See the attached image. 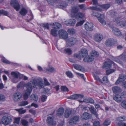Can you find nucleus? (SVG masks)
Wrapping results in <instances>:
<instances>
[{
    "label": "nucleus",
    "instance_id": "nucleus-26",
    "mask_svg": "<svg viewBox=\"0 0 126 126\" xmlns=\"http://www.w3.org/2000/svg\"><path fill=\"white\" fill-rule=\"evenodd\" d=\"M89 110L93 114L95 115L97 117L98 115L97 113L96 110L94 108L93 106H91L89 107Z\"/></svg>",
    "mask_w": 126,
    "mask_h": 126
},
{
    "label": "nucleus",
    "instance_id": "nucleus-33",
    "mask_svg": "<svg viewBox=\"0 0 126 126\" xmlns=\"http://www.w3.org/2000/svg\"><path fill=\"white\" fill-rule=\"evenodd\" d=\"M64 111V109L62 108H59L58 111L57 115L59 116H61L63 114Z\"/></svg>",
    "mask_w": 126,
    "mask_h": 126
},
{
    "label": "nucleus",
    "instance_id": "nucleus-29",
    "mask_svg": "<svg viewBox=\"0 0 126 126\" xmlns=\"http://www.w3.org/2000/svg\"><path fill=\"white\" fill-rule=\"evenodd\" d=\"M72 112V111L70 109H66L64 113V116L66 118H68Z\"/></svg>",
    "mask_w": 126,
    "mask_h": 126
},
{
    "label": "nucleus",
    "instance_id": "nucleus-11",
    "mask_svg": "<svg viewBox=\"0 0 126 126\" xmlns=\"http://www.w3.org/2000/svg\"><path fill=\"white\" fill-rule=\"evenodd\" d=\"M84 96L82 94H75L70 97L67 98L68 99L74 100L79 98H83Z\"/></svg>",
    "mask_w": 126,
    "mask_h": 126
},
{
    "label": "nucleus",
    "instance_id": "nucleus-55",
    "mask_svg": "<svg viewBox=\"0 0 126 126\" xmlns=\"http://www.w3.org/2000/svg\"><path fill=\"white\" fill-rule=\"evenodd\" d=\"M47 98V96L44 95H42L41 97V101L42 102L45 101Z\"/></svg>",
    "mask_w": 126,
    "mask_h": 126
},
{
    "label": "nucleus",
    "instance_id": "nucleus-56",
    "mask_svg": "<svg viewBox=\"0 0 126 126\" xmlns=\"http://www.w3.org/2000/svg\"><path fill=\"white\" fill-rule=\"evenodd\" d=\"M121 106L124 109H126V101H123L121 104Z\"/></svg>",
    "mask_w": 126,
    "mask_h": 126
},
{
    "label": "nucleus",
    "instance_id": "nucleus-41",
    "mask_svg": "<svg viewBox=\"0 0 126 126\" xmlns=\"http://www.w3.org/2000/svg\"><path fill=\"white\" fill-rule=\"evenodd\" d=\"M31 98L35 101H37L38 99L37 96L36 94H33L31 95Z\"/></svg>",
    "mask_w": 126,
    "mask_h": 126
},
{
    "label": "nucleus",
    "instance_id": "nucleus-12",
    "mask_svg": "<svg viewBox=\"0 0 126 126\" xmlns=\"http://www.w3.org/2000/svg\"><path fill=\"white\" fill-rule=\"evenodd\" d=\"M79 117L78 116H74L71 118L69 121V124L72 125L76 123V122L79 121Z\"/></svg>",
    "mask_w": 126,
    "mask_h": 126
},
{
    "label": "nucleus",
    "instance_id": "nucleus-22",
    "mask_svg": "<svg viewBox=\"0 0 126 126\" xmlns=\"http://www.w3.org/2000/svg\"><path fill=\"white\" fill-rule=\"evenodd\" d=\"M103 36L100 34H96L94 35V40L97 42H100L103 39Z\"/></svg>",
    "mask_w": 126,
    "mask_h": 126
},
{
    "label": "nucleus",
    "instance_id": "nucleus-48",
    "mask_svg": "<svg viewBox=\"0 0 126 126\" xmlns=\"http://www.w3.org/2000/svg\"><path fill=\"white\" fill-rule=\"evenodd\" d=\"M119 24V25H118V26H120L121 27H123L126 26V22L125 21H121Z\"/></svg>",
    "mask_w": 126,
    "mask_h": 126
},
{
    "label": "nucleus",
    "instance_id": "nucleus-21",
    "mask_svg": "<svg viewBox=\"0 0 126 126\" xmlns=\"http://www.w3.org/2000/svg\"><path fill=\"white\" fill-rule=\"evenodd\" d=\"M121 18L122 17L121 16H118L114 18L113 21L116 25L118 26V25H119V23L122 19Z\"/></svg>",
    "mask_w": 126,
    "mask_h": 126
},
{
    "label": "nucleus",
    "instance_id": "nucleus-8",
    "mask_svg": "<svg viewBox=\"0 0 126 126\" xmlns=\"http://www.w3.org/2000/svg\"><path fill=\"white\" fill-rule=\"evenodd\" d=\"M54 117L52 116H48L47 118V123L49 125L48 126H55L56 124V122L54 120Z\"/></svg>",
    "mask_w": 126,
    "mask_h": 126
},
{
    "label": "nucleus",
    "instance_id": "nucleus-9",
    "mask_svg": "<svg viewBox=\"0 0 126 126\" xmlns=\"http://www.w3.org/2000/svg\"><path fill=\"white\" fill-rule=\"evenodd\" d=\"M27 90L23 95V97L24 100H26L28 98V96L29 95L30 93L32 91V89L27 84Z\"/></svg>",
    "mask_w": 126,
    "mask_h": 126
},
{
    "label": "nucleus",
    "instance_id": "nucleus-19",
    "mask_svg": "<svg viewBox=\"0 0 126 126\" xmlns=\"http://www.w3.org/2000/svg\"><path fill=\"white\" fill-rule=\"evenodd\" d=\"M79 54L80 57L85 58L88 56V51L85 49H82Z\"/></svg>",
    "mask_w": 126,
    "mask_h": 126
},
{
    "label": "nucleus",
    "instance_id": "nucleus-49",
    "mask_svg": "<svg viewBox=\"0 0 126 126\" xmlns=\"http://www.w3.org/2000/svg\"><path fill=\"white\" fill-rule=\"evenodd\" d=\"M20 119V117H18L15 118L14 121V123L19 124Z\"/></svg>",
    "mask_w": 126,
    "mask_h": 126
},
{
    "label": "nucleus",
    "instance_id": "nucleus-18",
    "mask_svg": "<svg viewBox=\"0 0 126 126\" xmlns=\"http://www.w3.org/2000/svg\"><path fill=\"white\" fill-rule=\"evenodd\" d=\"M98 17V19L99 22L103 25H105L106 24V22L104 20L105 18L104 14H100V15Z\"/></svg>",
    "mask_w": 126,
    "mask_h": 126
},
{
    "label": "nucleus",
    "instance_id": "nucleus-5",
    "mask_svg": "<svg viewBox=\"0 0 126 126\" xmlns=\"http://www.w3.org/2000/svg\"><path fill=\"white\" fill-rule=\"evenodd\" d=\"M58 34L59 37L60 38L65 39L68 38V33L64 30H60L58 32Z\"/></svg>",
    "mask_w": 126,
    "mask_h": 126
},
{
    "label": "nucleus",
    "instance_id": "nucleus-15",
    "mask_svg": "<svg viewBox=\"0 0 126 126\" xmlns=\"http://www.w3.org/2000/svg\"><path fill=\"white\" fill-rule=\"evenodd\" d=\"M84 26L85 29L87 31H91L93 28V24L91 23L87 22L85 24Z\"/></svg>",
    "mask_w": 126,
    "mask_h": 126
},
{
    "label": "nucleus",
    "instance_id": "nucleus-1",
    "mask_svg": "<svg viewBox=\"0 0 126 126\" xmlns=\"http://www.w3.org/2000/svg\"><path fill=\"white\" fill-rule=\"evenodd\" d=\"M32 89L35 87H37L39 89L44 87V83L41 78H37L33 79L30 83L27 84Z\"/></svg>",
    "mask_w": 126,
    "mask_h": 126
},
{
    "label": "nucleus",
    "instance_id": "nucleus-34",
    "mask_svg": "<svg viewBox=\"0 0 126 126\" xmlns=\"http://www.w3.org/2000/svg\"><path fill=\"white\" fill-rule=\"evenodd\" d=\"M57 30L55 28L51 30V34L54 36H56L57 35Z\"/></svg>",
    "mask_w": 126,
    "mask_h": 126
},
{
    "label": "nucleus",
    "instance_id": "nucleus-35",
    "mask_svg": "<svg viewBox=\"0 0 126 126\" xmlns=\"http://www.w3.org/2000/svg\"><path fill=\"white\" fill-rule=\"evenodd\" d=\"M110 15L111 16L114 17L118 16L117 13L114 11H110Z\"/></svg>",
    "mask_w": 126,
    "mask_h": 126
},
{
    "label": "nucleus",
    "instance_id": "nucleus-28",
    "mask_svg": "<svg viewBox=\"0 0 126 126\" xmlns=\"http://www.w3.org/2000/svg\"><path fill=\"white\" fill-rule=\"evenodd\" d=\"M114 40L113 39H110L107 40L105 42V44L107 46H111L113 44Z\"/></svg>",
    "mask_w": 126,
    "mask_h": 126
},
{
    "label": "nucleus",
    "instance_id": "nucleus-46",
    "mask_svg": "<svg viewBox=\"0 0 126 126\" xmlns=\"http://www.w3.org/2000/svg\"><path fill=\"white\" fill-rule=\"evenodd\" d=\"M1 14H3L4 15L8 16V12L3 10H0V16H1Z\"/></svg>",
    "mask_w": 126,
    "mask_h": 126
},
{
    "label": "nucleus",
    "instance_id": "nucleus-47",
    "mask_svg": "<svg viewBox=\"0 0 126 126\" xmlns=\"http://www.w3.org/2000/svg\"><path fill=\"white\" fill-rule=\"evenodd\" d=\"M61 89L63 92H68L69 91V90L66 86H62L61 88Z\"/></svg>",
    "mask_w": 126,
    "mask_h": 126
},
{
    "label": "nucleus",
    "instance_id": "nucleus-63",
    "mask_svg": "<svg viewBox=\"0 0 126 126\" xmlns=\"http://www.w3.org/2000/svg\"><path fill=\"white\" fill-rule=\"evenodd\" d=\"M116 126H126V124L123 122L118 123Z\"/></svg>",
    "mask_w": 126,
    "mask_h": 126
},
{
    "label": "nucleus",
    "instance_id": "nucleus-31",
    "mask_svg": "<svg viewBox=\"0 0 126 126\" xmlns=\"http://www.w3.org/2000/svg\"><path fill=\"white\" fill-rule=\"evenodd\" d=\"M27 10L25 8H23L21 9L19 13L21 15L25 16L27 14Z\"/></svg>",
    "mask_w": 126,
    "mask_h": 126
},
{
    "label": "nucleus",
    "instance_id": "nucleus-39",
    "mask_svg": "<svg viewBox=\"0 0 126 126\" xmlns=\"http://www.w3.org/2000/svg\"><path fill=\"white\" fill-rule=\"evenodd\" d=\"M117 120L118 121L126 120V117L124 116L118 117L117 118Z\"/></svg>",
    "mask_w": 126,
    "mask_h": 126
},
{
    "label": "nucleus",
    "instance_id": "nucleus-53",
    "mask_svg": "<svg viewBox=\"0 0 126 126\" xmlns=\"http://www.w3.org/2000/svg\"><path fill=\"white\" fill-rule=\"evenodd\" d=\"M24 84L23 82H20L17 85V87L18 88H21L24 87Z\"/></svg>",
    "mask_w": 126,
    "mask_h": 126
},
{
    "label": "nucleus",
    "instance_id": "nucleus-59",
    "mask_svg": "<svg viewBox=\"0 0 126 126\" xmlns=\"http://www.w3.org/2000/svg\"><path fill=\"white\" fill-rule=\"evenodd\" d=\"M84 22V21L83 20L80 21L79 22L77 23L76 24V26L77 27H78L81 26L83 24Z\"/></svg>",
    "mask_w": 126,
    "mask_h": 126
},
{
    "label": "nucleus",
    "instance_id": "nucleus-17",
    "mask_svg": "<svg viewBox=\"0 0 126 126\" xmlns=\"http://www.w3.org/2000/svg\"><path fill=\"white\" fill-rule=\"evenodd\" d=\"M112 90L114 94L120 93L122 91L121 88L117 86H116L112 87Z\"/></svg>",
    "mask_w": 126,
    "mask_h": 126
},
{
    "label": "nucleus",
    "instance_id": "nucleus-45",
    "mask_svg": "<svg viewBox=\"0 0 126 126\" xmlns=\"http://www.w3.org/2000/svg\"><path fill=\"white\" fill-rule=\"evenodd\" d=\"M91 56L94 58V56H97L98 55V52L95 51H93L91 53Z\"/></svg>",
    "mask_w": 126,
    "mask_h": 126
},
{
    "label": "nucleus",
    "instance_id": "nucleus-64",
    "mask_svg": "<svg viewBox=\"0 0 126 126\" xmlns=\"http://www.w3.org/2000/svg\"><path fill=\"white\" fill-rule=\"evenodd\" d=\"M121 95L123 98H126V92H122L121 93Z\"/></svg>",
    "mask_w": 126,
    "mask_h": 126
},
{
    "label": "nucleus",
    "instance_id": "nucleus-51",
    "mask_svg": "<svg viewBox=\"0 0 126 126\" xmlns=\"http://www.w3.org/2000/svg\"><path fill=\"white\" fill-rule=\"evenodd\" d=\"M21 122L22 124L24 126H27L28 125V122L25 120H22L21 121Z\"/></svg>",
    "mask_w": 126,
    "mask_h": 126
},
{
    "label": "nucleus",
    "instance_id": "nucleus-10",
    "mask_svg": "<svg viewBox=\"0 0 126 126\" xmlns=\"http://www.w3.org/2000/svg\"><path fill=\"white\" fill-rule=\"evenodd\" d=\"M73 15L74 16H73L72 17L74 18L75 17L77 19H83L85 17L84 14L81 12H79L76 14H74Z\"/></svg>",
    "mask_w": 126,
    "mask_h": 126
},
{
    "label": "nucleus",
    "instance_id": "nucleus-61",
    "mask_svg": "<svg viewBox=\"0 0 126 126\" xmlns=\"http://www.w3.org/2000/svg\"><path fill=\"white\" fill-rule=\"evenodd\" d=\"M110 6V5L109 4H106L103 5L102 6V7L103 8L105 9H107Z\"/></svg>",
    "mask_w": 126,
    "mask_h": 126
},
{
    "label": "nucleus",
    "instance_id": "nucleus-32",
    "mask_svg": "<svg viewBox=\"0 0 126 126\" xmlns=\"http://www.w3.org/2000/svg\"><path fill=\"white\" fill-rule=\"evenodd\" d=\"M46 70L52 73H55L56 71L55 68L52 66H49L48 68L46 69Z\"/></svg>",
    "mask_w": 126,
    "mask_h": 126
},
{
    "label": "nucleus",
    "instance_id": "nucleus-58",
    "mask_svg": "<svg viewBox=\"0 0 126 126\" xmlns=\"http://www.w3.org/2000/svg\"><path fill=\"white\" fill-rule=\"evenodd\" d=\"M102 80L103 82L107 83L109 82L107 77L106 76L103 77L102 78Z\"/></svg>",
    "mask_w": 126,
    "mask_h": 126
},
{
    "label": "nucleus",
    "instance_id": "nucleus-14",
    "mask_svg": "<svg viewBox=\"0 0 126 126\" xmlns=\"http://www.w3.org/2000/svg\"><path fill=\"white\" fill-rule=\"evenodd\" d=\"M113 63V62L112 61L105 62L104 63V65L103 66V67L105 69L110 68L111 67V64Z\"/></svg>",
    "mask_w": 126,
    "mask_h": 126
},
{
    "label": "nucleus",
    "instance_id": "nucleus-36",
    "mask_svg": "<svg viewBox=\"0 0 126 126\" xmlns=\"http://www.w3.org/2000/svg\"><path fill=\"white\" fill-rule=\"evenodd\" d=\"M51 25L55 26L54 27V28L57 29H59L61 27V25L58 23L55 22L51 24Z\"/></svg>",
    "mask_w": 126,
    "mask_h": 126
},
{
    "label": "nucleus",
    "instance_id": "nucleus-62",
    "mask_svg": "<svg viewBox=\"0 0 126 126\" xmlns=\"http://www.w3.org/2000/svg\"><path fill=\"white\" fill-rule=\"evenodd\" d=\"M101 14L98 13H96L94 12V11L93 12V13L92 14V15L94 16L97 17L98 18V16H99L100 15V14Z\"/></svg>",
    "mask_w": 126,
    "mask_h": 126
},
{
    "label": "nucleus",
    "instance_id": "nucleus-60",
    "mask_svg": "<svg viewBox=\"0 0 126 126\" xmlns=\"http://www.w3.org/2000/svg\"><path fill=\"white\" fill-rule=\"evenodd\" d=\"M94 126H100V124L99 121H95L93 123Z\"/></svg>",
    "mask_w": 126,
    "mask_h": 126
},
{
    "label": "nucleus",
    "instance_id": "nucleus-7",
    "mask_svg": "<svg viewBox=\"0 0 126 126\" xmlns=\"http://www.w3.org/2000/svg\"><path fill=\"white\" fill-rule=\"evenodd\" d=\"M11 75L13 77L14 79L12 80V81L14 83H16L17 81H15V80L18 78H21L23 76L22 75L20 74L18 72H12L11 73Z\"/></svg>",
    "mask_w": 126,
    "mask_h": 126
},
{
    "label": "nucleus",
    "instance_id": "nucleus-24",
    "mask_svg": "<svg viewBox=\"0 0 126 126\" xmlns=\"http://www.w3.org/2000/svg\"><path fill=\"white\" fill-rule=\"evenodd\" d=\"M75 23V20L74 19H70L65 22V24L67 25L73 26L74 25Z\"/></svg>",
    "mask_w": 126,
    "mask_h": 126
},
{
    "label": "nucleus",
    "instance_id": "nucleus-13",
    "mask_svg": "<svg viewBox=\"0 0 126 126\" xmlns=\"http://www.w3.org/2000/svg\"><path fill=\"white\" fill-rule=\"evenodd\" d=\"M126 79V75L124 74H121L115 83V84L117 85L119 84L120 82L124 81Z\"/></svg>",
    "mask_w": 126,
    "mask_h": 126
},
{
    "label": "nucleus",
    "instance_id": "nucleus-16",
    "mask_svg": "<svg viewBox=\"0 0 126 126\" xmlns=\"http://www.w3.org/2000/svg\"><path fill=\"white\" fill-rule=\"evenodd\" d=\"M112 31L114 34L118 36H120L122 35V33L120 30L118 28L113 27L112 28Z\"/></svg>",
    "mask_w": 126,
    "mask_h": 126
},
{
    "label": "nucleus",
    "instance_id": "nucleus-57",
    "mask_svg": "<svg viewBox=\"0 0 126 126\" xmlns=\"http://www.w3.org/2000/svg\"><path fill=\"white\" fill-rule=\"evenodd\" d=\"M114 69H111L109 70H107L106 71V73L107 75H108L110 74H111L113 72L115 71Z\"/></svg>",
    "mask_w": 126,
    "mask_h": 126
},
{
    "label": "nucleus",
    "instance_id": "nucleus-23",
    "mask_svg": "<svg viewBox=\"0 0 126 126\" xmlns=\"http://www.w3.org/2000/svg\"><path fill=\"white\" fill-rule=\"evenodd\" d=\"M80 102H85L93 104L94 103V101L91 98H86L83 99V101L79 100Z\"/></svg>",
    "mask_w": 126,
    "mask_h": 126
},
{
    "label": "nucleus",
    "instance_id": "nucleus-27",
    "mask_svg": "<svg viewBox=\"0 0 126 126\" xmlns=\"http://www.w3.org/2000/svg\"><path fill=\"white\" fill-rule=\"evenodd\" d=\"M94 58L91 56H88L85 57L83 59V61L86 62H90L93 61Z\"/></svg>",
    "mask_w": 126,
    "mask_h": 126
},
{
    "label": "nucleus",
    "instance_id": "nucleus-25",
    "mask_svg": "<svg viewBox=\"0 0 126 126\" xmlns=\"http://www.w3.org/2000/svg\"><path fill=\"white\" fill-rule=\"evenodd\" d=\"M73 66L76 69L83 72L85 71L84 68L80 65L76 64H73Z\"/></svg>",
    "mask_w": 126,
    "mask_h": 126
},
{
    "label": "nucleus",
    "instance_id": "nucleus-42",
    "mask_svg": "<svg viewBox=\"0 0 126 126\" xmlns=\"http://www.w3.org/2000/svg\"><path fill=\"white\" fill-rule=\"evenodd\" d=\"M67 32L69 34H75V30L73 28L69 29L67 31Z\"/></svg>",
    "mask_w": 126,
    "mask_h": 126
},
{
    "label": "nucleus",
    "instance_id": "nucleus-20",
    "mask_svg": "<svg viewBox=\"0 0 126 126\" xmlns=\"http://www.w3.org/2000/svg\"><path fill=\"white\" fill-rule=\"evenodd\" d=\"M113 99L118 103L120 102L122 100V98L121 95L118 94H116L113 96Z\"/></svg>",
    "mask_w": 126,
    "mask_h": 126
},
{
    "label": "nucleus",
    "instance_id": "nucleus-40",
    "mask_svg": "<svg viewBox=\"0 0 126 126\" xmlns=\"http://www.w3.org/2000/svg\"><path fill=\"white\" fill-rule=\"evenodd\" d=\"M110 120L108 119H107L105 120L103 123V125L106 126L109 125L110 123Z\"/></svg>",
    "mask_w": 126,
    "mask_h": 126
},
{
    "label": "nucleus",
    "instance_id": "nucleus-43",
    "mask_svg": "<svg viewBox=\"0 0 126 126\" xmlns=\"http://www.w3.org/2000/svg\"><path fill=\"white\" fill-rule=\"evenodd\" d=\"M28 103L27 101H22L18 104L19 106H23L28 104Z\"/></svg>",
    "mask_w": 126,
    "mask_h": 126
},
{
    "label": "nucleus",
    "instance_id": "nucleus-30",
    "mask_svg": "<svg viewBox=\"0 0 126 126\" xmlns=\"http://www.w3.org/2000/svg\"><path fill=\"white\" fill-rule=\"evenodd\" d=\"M90 114L87 112H84L82 115L81 117L83 119L87 120L90 117Z\"/></svg>",
    "mask_w": 126,
    "mask_h": 126
},
{
    "label": "nucleus",
    "instance_id": "nucleus-37",
    "mask_svg": "<svg viewBox=\"0 0 126 126\" xmlns=\"http://www.w3.org/2000/svg\"><path fill=\"white\" fill-rule=\"evenodd\" d=\"M78 12V9L77 7H74L72 8V12L74 13V14H72V17L73 16H74L73 15L74 14H75V13H77Z\"/></svg>",
    "mask_w": 126,
    "mask_h": 126
},
{
    "label": "nucleus",
    "instance_id": "nucleus-6",
    "mask_svg": "<svg viewBox=\"0 0 126 126\" xmlns=\"http://www.w3.org/2000/svg\"><path fill=\"white\" fill-rule=\"evenodd\" d=\"M10 4L16 11H18L20 8V6L17 0H11Z\"/></svg>",
    "mask_w": 126,
    "mask_h": 126
},
{
    "label": "nucleus",
    "instance_id": "nucleus-54",
    "mask_svg": "<svg viewBox=\"0 0 126 126\" xmlns=\"http://www.w3.org/2000/svg\"><path fill=\"white\" fill-rule=\"evenodd\" d=\"M64 51L66 52L67 54L70 55L72 54V50L70 48H65L64 49Z\"/></svg>",
    "mask_w": 126,
    "mask_h": 126
},
{
    "label": "nucleus",
    "instance_id": "nucleus-2",
    "mask_svg": "<svg viewBox=\"0 0 126 126\" xmlns=\"http://www.w3.org/2000/svg\"><path fill=\"white\" fill-rule=\"evenodd\" d=\"M1 121L3 124L5 125H7L10 124L12 122V118L9 116H4L2 118Z\"/></svg>",
    "mask_w": 126,
    "mask_h": 126
},
{
    "label": "nucleus",
    "instance_id": "nucleus-50",
    "mask_svg": "<svg viewBox=\"0 0 126 126\" xmlns=\"http://www.w3.org/2000/svg\"><path fill=\"white\" fill-rule=\"evenodd\" d=\"M66 74L67 76L71 78L73 77V76L72 74L70 71H67L66 72Z\"/></svg>",
    "mask_w": 126,
    "mask_h": 126
},
{
    "label": "nucleus",
    "instance_id": "nucleus-3",
    "mask_svg": "<svg viewBox=\"0 0 126 126\" xmlns=\"http://www.w3.org/2000/svg\"><path fill=\"white\" fill-rule=\"evenodd\" d=\"M22 95L21 93L17 92L13 94L12 98L14 102H17L20 100L22 98Z\"/></svg>",
    "mask_w": 126,
    "mask_h": 126
},
{
    "label": "nucleus",
    "instance_id": "nucleus-44",
    "mask_svg": "<svg viewBox=\"0 0 126 126\" xmlns=\"http://www.w3.org/2000/svg\"><path fill=\"white\" fill-rule=\"evenodd\" d=\"M23 108H21L16 109V110L18 111L19 113L23 114L26 112V111L25 110H23Z\"/></svg>",
    "mask_w": 126,
    "mask_h": 126
},
{
    "label": "nucleus",
    "instance_id": "nucleus-38",
    "mask_svg": "<svg viewBox=\"0 0 126 126\" xmlns=\"http://www.w3.org/2000/svg\"><path fill=\"white\" fill-rule=\"evenodd\" d=\"M119 57L124 61H126V52L123 53Z\"/></svg>",
    "mask_w": 126,
    "mask_h": 126
},
{
    "label": "nucleus",
    "instance_id": "nucleus-4",
    "mask_svg": "<svg viewBox=\"0 0 126 126\" xmlns=\"http://www.w3.org/2000/svg\"><path fill=\"white\" fill-rule=\"evenodd\" d=\"M66 41V46L70 47L76 43L77 40L75 38L72 37L67 39Z\"/></svg>",
    "mask_w": 126,
    "mask_h": 126
},
{
    "label": "nucleus",
    "instance_id": "nucleus-52",
    "mask_svg": "<svg viewBox=\"0 0 126 126\" xmlns=\"http://www.w3.org/2000/svg\"><path fill=\"white\" fill-rule=\"evenodd\" d=\"M40 25L45 28L47 29H49V24L48 23L41 24Z\"/></svg>",
    "mask_w": 126,
    "mask_h": 126
}]
</instances>
